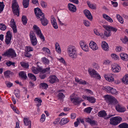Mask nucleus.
<instances>
[{"label":"nucleus","mask_w":128,"mask_h":128,"mask_svg":"<svg viewBox=\"0 0 128 128\" xmlns=\"http://www.w3.org/2000/svg\"><path fill=\"white\" fill-rule=\"evenodd\" d=\"M4 5L3 2H0V13L3 11L4 8Z\"/></svg>","instance_id":"nucleus-51"},{"label":"nucleus","mask_w":128,"mask_h":128,"mask_svg":"<svg viewBox=\"0 0 128 128\" xmlns=\"http://www.w3.org/2000/svg\"><path fill=\"white\" fill-rule=\"evenodd\" d=\"M105 100L108 104H117L118 102L116 100L114 97L107 94L104 96Z\"/></svg>","instance_id":"nucleus-2"},{"label":"nucleus","mask_w":128,"mask_h":128,"mask_svg":"<svg viewBox=\"0 0 128 128\" xmlns=\"http://www.w3.org/2000/svg\"><path fill=\"white\" fill-rule=\"evenodd\" d=\"M121 58L123 60L126 61L128 60V55L124 53H122L120 54Z\"/></svg>","instance_id":"nucleus-28"},{"label":"nucleus","mask_w":128,"mask_h":128,"mask_svg":"<svg viewBox=\"0 0 128 128\" xmlns=\"http://www.w3.org/2000/svg\"><path fill=\"white\" fill-rule=\"evenodd\" d=\"M68 51L69 56L72 58H75L77 53L76 48L73 46H69L68 49Z\"/></svg>","instance_id":"nucleus-1"},{"label":"nucleus","mask_w":128,"mask_h":128,"mask_svg":"<svg viewBox=\"0 0 128 128\" xmlns=\"http://www.w3.org/2000/svg\"><path fill=\"white\" fill-rule=\"evenodd\" d=\"M14 93L16 96L18 98L20 97V90H14Z\"/></svg>","instance_id":"nucleus-46"},{"label":"nucleus","mask_w":128,"mask_h":128,"mask_svg":"<svg viewBox=\"0 0 128 128\" xmlns=\"http://www.w3.org/2000/svg\"><path fill=\"white\" fill-rule=\"evenodd\" d=\"M84 13L86 16L89 20H92V16L90 11L87 10L84 11Z\"/></svg>","instance_id":"nucleus-20"},{"label":"nucleus","mask_w":128,"mask_h":128,"mask_svg":"<svg viewBox=\"0 0 128 128\" xmlns=\"http://www.w3.org/2000/svg\"><path fill=\"white\" fill-rule=\"evenodd\" d=\"M92 108L90 107H88L87 108H85L84 110V111L86 112L87 113H90V112Z\"/></svg>","instance_id":"nucleus-59"},{"label":"nucleus","mask_w":128,"mask_h":128,"mask_svg":"<svg viewBox=\"0 0 128 128\" xmlns=\"http://www.w3.org/2000/svg\"><path fill=\"white\" fill-rule=\"evenodd\" d=\"M119 128H128V124L124 122L120 124L118 126Z\"/></svg>","instance_id":"nucleus-36"},{"label":"nucleus","mask_w":128,"mask_h":128,"mask_svg":"<svg viewBox=\"0 0 128 128\" xmlns=\"http://www.w3.org/2000/svg\"><path fill=\"white\" fill-rule=\"evenodd\" d=\"M19 75L24 80L26 79L27 78L26 74L24 71L20 72L19 73Z\"/></svg>","instance_id":"nucleus-34"},{"label":"nucleus","mask_w":128,"mask_h":128,"mask_svg":"<svg viewBox=\"0 0 128 128\" xmlns=\"http://www.w3.org/2000/svg\"><path fill=\"white\" fill-rule=\"evenodd\" d=\"M85 52H88V47L86 44L81 48Z\"/></svg>","instance_id":"nucleus-58"},{"label":"nucleus","mask_w":128,"mask_h":128,"mask_svg":"<svg viewBox=\"0 0 128 128\" xmlns=\"http://www.w3.org/2000/svg\"><path fill=\"white\" fill-rule=\"evenodd\" d=\"M12 37V33L10 31L6 33L5 42L7 44H8L10 42Z\"/></svg>","instance_id":"nucleus-11"},{"label":"nucleus","mask_w":128,"mask_h":128,"mask_svg":"<svg viewBox=\"0 0 128 128\" xmlns=\"http://www.w3.org/2000/svg\"><path fill=\"white\" fill-rule=\"evenodd\" d=\"M58 97L60 100H62L65 97V96L63 93H60L58 94Z\"/></svg>","instance_id":"nucleus-54"},{"label":"nucleus","mask_w":128,"mask_h":128,"mask_svg":"<svg viewBox=\"0 0 128 128\" xmlns=\"http://www.w3.org/2000/svg\"><path fill=\"white\" fill-rule=\"evenodd\" d=\"M18 7L19 6L16 2L14 1V2L12 3V8L14 14L15 15H17L18 16L19 14Z\"/></svg>","instance_id":"nucleus-7"},{"label":"nucleus","mask_w":128,"mask_h":128,"mask_svg":"<svg viewBox=\"0 0 128 128\" xmlns=\"http://www.w3.org/2000/svg\"><path fill=\"white\" fill-rule=\"evenodd\" d=\"M29 0H23V4L25 8H27L29 4Z\"/></svg>","instance_id":"nucleus-40"},{"label":"nucleus","mask_w":128,"mask_h":128,"mask_svg":"<svg viewBox=\"0 0 128 128\" xmlns=\"http://www.w3.org/2000/svg\"><path fill=\"white\" fill-rule=\"evenodd\" d=\"M28 76L30 79L33 81H35L36 80V78L35 75L31 73H29L28 74Z\"/></svg>","instance_id":"nucleus-33"},{"label":"nucleus","mask_w":128,"mask_h":128,"mask_svg":"<svg viewBox=\"0 0 128 128\" xmlns=\"http://www.w3.org/2000/svg\"><path fill=\"white\" fill-rule=\"evenodd\" d=\"M70 100L75 105L79 104L81 102L83 101L80 98L76 97L75 98H71Z\"/></svg>","instance_id":"nucleus-13"},{"label":"nucleus","mask_w":128,"mask_h":128,"mask_svg":"<svg viewBox=\"0 0 128 128\" xmlns=\"http://www.w3.org/2000/svg\"><path fill=\"white\" fill-rule=\"evenodd\" d=\"M50 68L48 67L42 70V72L39 75L40 78L41 79H44L46 77V74L44 73L46 72L48 73Z\"/></svg>","instance_id":"nucleus-9"},{"label":"nucleus","mask_w":128,"mask_h":128,"mask_svg":"<svg viewBox=\"0 0 128 128\" xmlns=\"http://www.w3.org/2000/svg\"><path fill=\"white\" fill-rule=\"evenodd\" d=\"M31 70L33 73L35 74H38L41 71L42 68L40 67L37 68L34 66H32Z\"/></svg>","instance_id":"nucleus-18"},{"label":"nucleus","mask_w":128,"mask_h":128,"mask_svg":"<svg viewBox=\"0 0 128 128\" xmlns=\"http://www.w3.org/2000/svg\"><path fill=\"white\" fill-rule=\"evenodd\" d=\"M6 64L8 66H10L11 65H12L14 66H15V63L14 62H12L9 60L8 61L6 62Z\"/></svg>","instance_id":"nucleus-50"},{"label":"nucleus","mask_w":128,"mask_h":128,"mask_svg":"<svg viewBox=\"0 0 128 128\" xmlns=\"http://www.w3.org/2000/svg\"><path fill=\"white\" fill-rule=\"evenodd\" d=\"M94 67L96 69H98L99 68V65L96 63H94L93 64Z\"/></svg>","instance_id":"nucleus-63"},{"label":"nucleus","mask_w":128,"mask_h":128,"mask_svg":"<svg viewBox=\"0 0 128 128\" xmlns=\"http://www.w3.org/2000/svg\"><path fill=\"white\" fill-rule=\"evenodd\" d=\"M42 61L44 64H48L49 63V61L45 57L42 58Z\"/></svg>","instance_id":"nucleus-43"},{"label":"nucleus","mask_w":128,"mask_h":128,"mask_svg":"<svg viewBox=\"0 0 128 128\" xmlns=\"http://www.w3.org/2000/svg\"><path fill=\"white\" fill-rule=\"evenodd\" d=\"M82 98L88 100L89 102L91 103H95L96 101V99L93 96H87L85 95H83L82 96Z\"/></svg>","instance_id":"nucleus-12"},{"label":"nucleus","mask_w":128,"mask_h":128,"mask_svg":"<svg viewBox=\"0 0 128 128\" xmlns=\"http://www.w3.org/2000/svg\"><path fill=\"white\" fill-rule=\"evenodd\" d=\"M34 12L38 18H39L41 17L40 16L43 17L44 16V14L42 12L41 10L38 8L34 9Z\"/></svg>","instance_id":"nucleus-10"},{"label":"nucleus","mask_w":128,"mask_h":128,"mask_svg":"<svg viewBox=\"0 0 128 128\" xmlns=\"http://www.w3.org/2000/svg\"><path fill=\"white\" fill-rule=\"evenodd\" d=\"M12 72L10 70H7L5 71L4 74V75L6 77H8L10 74H12Z\"/></svg>","instance_id":"nucleus-47"},{"label":"nucleus","mask_w":128,"mask_h":128,"mask_svg":"<svg viewBox=\"0 0 128 128\" xmlns=\"http://www.w3.org/2000/svg\"><path fill=\"white\" fill-rule=\"evenodd\" d=\"M23 120L25 126H28V128H31V122L28 118L24 117Z\"/></svg>","instance_id":"nucleus-21"},{"label":"nucleus","mask_w":128,"mask_h":128,"mask_svg":"<svg viewBox=\"0 0 128 128\" xmlns=\"http://www.w3.org/2000/svg\"><path fill=\"white\" fill-rule=\"evenodd\" d=\"M22 24L24 25H26L27 23V20L26 17L25 16H23L22 18Z\"/></svg>","instance_id":"nucleus-45"},{"label":"nucleus","mask_w":128,"mask_h":128,"mask_svg":"<svg viewBox=\"0 0 128 128\" xmlns=\"http://www.w3.org/2000/svg\"><path fill=\"white\" fill-rule=\"evenodd\" d=\"M68 7L69 10L71 11L74 12L76 10V6L73 4L69 3L68 5Z\"/></svg>","instance_id":"nucleus-22"},{"label":"nucleus","mask_w":128,"mask_h":128,"mask_svg":"<svg viewBox=\"0 0 128 128\" xmlns=\"http://www.w3.org/2000/svg\"><path fill=\"white\" fill-rule=\"evenodd\" d=\"M111 56L114 59L117 60L118 59V56L114 54H111Z\"/></svg>","instance_id":"nucleus-61"},{"label":"nucleus","mask_w":128,"mask_h":128,"mask_svg":"<svg viewBox=\"0 0 128 128\" xmlns=\"http://www.w3.org/2000/svg\"><path fill=\"white\" fill-rule=\"evenodd\" d=\"M116 109L118 112H123L126 111V108L122 107L119 104H118L116 106Z\"/></svg>","instance_id":"nucleus-25"},{"label":"nucleus","mask_w":128,"mask_h":128,"mask_svg":"<svg viewBox=\"0 0 128 128\" xmlns=\"http://www.w3.org/2000/svg\"><path fill=\"white\" fill-rule=\"evenodd\" d=\"M120 40L124 44H126V43L127 42H128V38L126 36L124 38H121Z\"/></svg>","instance_id":"nucleus-56"},{"label":"nucleus","mask_w":128,"mask_h":128,"mask_svg":"<svg viewBox=\"0 0 128 128\" xmlns=\"http://www.w3.org/2000/svg\"><path fill=\"white\" fill-rule=\"evenodd\" d=\"M33 28L34 32L36 34H37L41 39L43 40V41H44L45 40L44 37L42 33L41 30L36 25H34L33 26Z\"/></svg>","instance_id":"nucleus-5"},{"label":"nucleus","mask_w":128,"mask_h":128,"mask_svg":"<svg viewBox=\"0 0 128 128\" xmlns=\"http://www.w3.org/2000/svg\"><path fill=\"white\" fill-rule=\"evenodd\" d=\"M90 47L93 50L95 51L98 49V47L96 44L92 41H91L89 44Z\"/></svg>","instance_id":"nucleus-19"},{"label":"nucleus","mask_w":128,"mask_h":128,"mask_svg":"<svg viewBox=\"0 0 128 128\" xmlns=\"http://www.w3.org/2000/svg\"><path fill=\"white\" fill-rule=\"evenodd\" d=\"M75 80L76 82L80 84L85 85L86 84V81L82 80H79L78 78H75Z\"/></svg>","instance_id":"nucleus-30"},{"label":"nucleus","mask_w":128,"mask_h":128,"mask_svg":"<svg viewBox=\"0 0 128 128\" xmlns=\"http://www.w3.org/2000/svg\"><path fill=\"white\" fill-rule=\"evenodd\" d=\"M29 36L30 40L37 39L34 33L32 31L30 32Z\"/></svg>","instance_id":"nucleus-35"},{"label":"nucleus","mask_w":128,"mask_h":128,"mask_svg":"<svg viewBox=\"0 0 128 128\" xmlns=\"http://www.w3.org/2000/svg\"><path fill=\"white\" fill-rule=\"evenodd\" d=\"M103 17L107 21L110 22L112 23L113 22V20L112 18L108 15L106 14H104L103 15Z\"/></svg>","instance_id":"nucleus-31"},{"label":"nucleus","mask_w":128,"mask_h":128,"mask_svg":"<svg viewBox=\"0 0 128 128\" xmlns=\"http://www.w3.org/2000/svg\"><path fill=\"white\" fill-rule=\"evenodd\" d=\"M10 26L12 28L14 33H16L17 32V30L16 29V23L14 21V19H11L10 22Z\"/></svg>","instance_id":"nucleus-16"},{"label":"nucleus","mask_w":128,"mask_h":128,"mask_svg":"<svg viewBox=\"0 0 128 128\" xmlns=\"http://www.w3.org/2000/svg\"><path fill=\"white\" fill-rule=\"evenodd\" d=\"M50 78L49 82H50L52 84H53L58 81V79L57 77L54 75L50 76Z\"/></svg>","instance_id":"nucleus-24"},{"label":"nucleus","mask_w":128,"mask_h":128,"mask_svg":"<svg viewBox=\"0 0 128 128\" xmlns=\"http://www.w3.org/2000/svg\"><path fill=\"white\" fill-rule=\"evenodd\" d=\"M112 69L114 72H118L120 70V68L118 65L114 64L112 66Z\"/></svg>","instance_id":"nucleus-15"},{"label":"nucleus","mask_w":128,"mask_h":128,"mask_svg":"<svg viewBox=\"0 0 128 128\" xmlns=\"http://www.w3.org/2000/svg\"><path fill=\"white\" fill-rule=\"evenodd\" d=\"M122 82L126 84H128V74L125 75L122 79Z\"/></svg>","instance_id":"nucleus-38"},{"label":"nucleus","mask_w":128,"mask_h":128,"mask_svg":"<svg viewBox=\"0 0 128 128\" xmlns=\"http://www.w3.org/2000/svg\"><path fill=\"white\" fill-rule=\"evenodd\" d=\"M20 64L21 66L25 68H28L29 66L28 64V63L24 62H20Z\"/></svg>","instance_id":"nucleus-37"},{"label":"nucleus","mask_w":128,"mask_h":128,"mask_svg":"<svg viewBox=\"0 0 128 128\" xmlns=\"http://www.w3.org/2000/svg\"><path fill=\"white\" fill-rule=\"evenodd\" d=\"M122 120V118L119 116L112 117L110 118V123L112 125L116 126L120 123Z\"/></svg>","instance_id":"nucleus-3"},{"label":"nucleus","mask_w":128,"mask_h":128,"mask_svg":"<svg viewBox=\"0 0 128 128\" xmlns=\"http://www.w3.org/2000/svg\"><path fill=\"white\" fill-rule=\"evenodd\" d=\"M106 30L104 31V35L106 37H108L111 36V32L109 30Z\"/></svg>","instance_id":"nucleus-48"},{"label":"nucleus","mask_w":128,"mask_h":128,"mask_svg":"<svg viewBox=\"0 0 128 128\" xmlns=\"http://www.w3.org/2000/svg\"><path fill=\"white\" fill-rule=\"evenodd\" d=\"M41 17L39 18L40 20L41 23L42 25L44 26H46L48 24V20L44 17V14L43 17L40 16Z\"/></svg>","instance_id":"nucleus-17"},{"label":"nucleus","mask_w":128,"mask_h":128,"mask_svg":"<svg viewBox=\"0 0 128 128\" xmlns=\"http://www.w3.org/2000/svg\"><path fill=\"white\" fill-rule=\"evenodd\" d=\"M6 84L7 87L8 88L11 87L12 85V83L8 81H6Z\"/></svg>","instance_id":"nucleus-64"},{"label":"nucleus","mask_w":128,"mask_h":128,"mask_svg":"<svg viewBox=\"0 0 128 128\" xmlns=\"http://www.w3.org/2000/svg\"><path fill=\"white\" fill-rule=\"evenodd\" d=\"M112 88L110 86H106L105 87H103L102 89L105 90L107 92L110 93Z\"/></svg>","instance_id":"nucleus-42"},{"label":"nucleus","mask_w":128,"mask_h":128,"mask_svg":"<svg viewBox=\"0 0 128 128\" xmlns=\"http://www.w3.org/2000/svg\"><path fill=\"white\" fill-rule=\"evenodd\" d=\"M104 77L106 80L109 82H112L114 81V79L112 76H108L105 74L104 75Z\"/></svg>","instance_id":"nucleus-29"},{"label":"nucleus","mask_w":128,"mask_h":128,"mask_svg":"<svg viewBox=\"0 0 128 128\" xmlns=\"http://www.w3.org/2000/svg\"><path fill=\"white\" fill-rule=\"evenodd\" d=\"M40 4L44 8H46L47 6L46 3L43 1H41Z\"/></svg>","instance_id":"nucleus-60"},{"label":"nucleus","mask_w":128,"mask_h":128,"mask_svg":"<svg viewBox=\"0 0 128 128\" xmlns=\"http://www.w3.org/2000/svg\"><path fill=\"white\" fill-rule=\"evenodd\" d=\"M2 55V56H8L12 58H14L16 56L15 52L12 48H10L7 50Z\"/></svg>","instance_id":"nucleus-4"},{"label":"nucleus","mask_w":128,"mask_h":128,"mask_svg":"<svg viewBox=\"0 0 128 128\" xmlns=\"http://www.w3.org/2000/svg\"><path fill=\"white\" fill-rule=\"evenodd\" d=\"M98 116L100 117H103L105 120H108L110 117L112 116L113 115L110 114L107 116V114L106 112L104 110L100 111L98 113Z\"/></svg>","instance_id":"nucleus-6"},{"label":"nucleus","mask_w":128,"mask_h":128,"mask_svg":"<svg viewBox=\"0 0 128 128\" xmlns=\"http://www.w3.org/2000/svg\"><path fill=\"white\" fill-rule=\"evenodd\" d=\"M69 120L68 118H63L62 119L60 122V124L61 125H63L68 123Z\"/></svg>","instance_id":"nucleus-32"},{"label":"nucleus","mask_w":128,"mask_h":128,"mask_svg":"<svg viewBox=\"0 0 128 128\" xmlns=\"http://www.w3.org/2000/svg\"><path fill=\"white\" fill-rule=\"evenodd\" d=\"M6 25L2 24H0V29L3 30H5L6 28Z\"/></svg>","instance_id":"nucleus-52"},{"label":"nucleus","mask_w":128,"mask_h":128,"mask_svg":"<svg viewBox=\"0 0 128 128\" xmlns=\"http://www.w3.org/2000/svg\"><path fill=\"white\" fill-rule=\"evenodd\" d=\"M87 3L90 8L93 9H96V6L95 5L91 4L89 1H87Z\"/></svg>","instance_id":"nucleus-39"},{"label":"nucleus","mask_w":128,"mask_h":128,"mask_svg":"<svg viewBox=\"0 0 128 128\" xmlns=\"http://www.w3.org/2000/svg\"><path fill=\"white\" fill-rule=\"evenodd\" d=\"M116 18L121 23L123 24L124 20L122 18L119 14H117Z\"/></svg>","instance_id":"nucleus-49"},{"label":"nucleus","mask_w":128,"mask_h":128,"mask_svg":"<svg viewBox=\"0 0 128 128\" xmlns=\"http://www.w3.org/2000/svg\"><path fill=\"white\" fill-rule=\"evenodd\" d=\"M30 41L32 44L33 46H35L37 44V39L30 40Z\"/></svg>","instance_id":"nucleus-53"},{"label":"nucleus","mask_w":128,"mask_h":128,"mask_svg":"<svg viewBox=\"0 0 128 128\" xmlns=\"http://www.w3.org/2000/svg\"><path fill=\"white\" fill-rule=\"evenodd\" d=\"M55 48L56 52L60 54L61 53V50L59 46V44L58 43H56L55 44Z\"/></svg>","instance_id":"nucleus-41"},{"label":"nucleus","mask_w":128,"mask_h":128,"mask_svg":"<svg viewBox=\"0 0 128 128\" xmlns=\"http://www.w3.org/2000/svg\"><path fill=\"white\" fill-rule=\"evenodd\" d=\"M51 23L54 28L55 29L58 28V26L56 22V20L55 18L53 17L51 19Z\"/></svg>","instance_id":"nucleus-23"},{"label":"nucleus","mask_w":128,"mask_h":128,"mask_svg":"<svg viewBox=\"0 0 128 128\" xmlns=\"http://www.w3.org/2000/svg\"><path fill=\"white\" fill-rule=\"evenodd\" d=\"M110 93L112 94H118V92L116 90L112 88Z\"/></svg>","instance_id":"nucleus-55"},{"label":"nucleus","mask_w":128,"mask_h":128,"mask_svg":"<svg viewBox=\"0 0 128 128\" xmlns=\"http://www.w3.org/2000/svg\"><path fill=\"white\" fill-rule=\"evenodd\" d=\"M104 27L106 30H109L110 32L112 31L116 32L117 30V29L116 28L110 26H104Z\"/></svg>","instance_id":"nucleus-26"},{"label":"nucleus","mask_w":128,"mask_h":128,"mask_svg":"<svg viewBox=\"0 0 128 128\" xmlns=\"http://www.w3.org/2000/svg\"><path fill=\"white\" fill-rule=\"evenodd\" d=\"M83 22L84 24L86 26L88 27L90 26V22L88 20H84Z\"/></svg>","instance_id":"nucleus-57"},{"label":"nucleus","mask_w":128,"mask_h":128,"mask_svg":"<svg viewBox=\"0 0 128 128\" xmlns=\"http://www.w3.org/2000/svg\"><path fill=\"white\" fill-rule=\"evenodd\" d=\"M101 46L103 49L105 50H108V44L104 41L102 42Z\"/></svg>","instance_id":"nucleus-27"},{"label":"nucleus","mask_w":128,"mask_h":128,"mask_svg":"<svg viewBox=\"0 0 128 128\" xmlns=\"http://www.w3.org/2000/svg\"><path fill=\"white\" fill-rule=\"evenodd\" d=\"M85 120L86 122L90 123L92 126L97 125V121L91 119L90 118H86Z\"/></svg>","instance_id":"nucleus-14"},{"label":"nucleus","mask_w":128,"mask_h":128,"mask_svg":"<svg viewBox=\"0 0 128 128\" xmlns=\"http://www.w3.org/2000/svg\"><path fill=\"white\" fill-rule=\"evenodd\" d=\"M88 71L89 74L92 77L96 78L99 80L100 79L101 77L94 70L89 69Z\"/></svg>","instance_id":"nucleus-8"},{"label":"nucleus","mask_w":128,"mask_h":128,"mask_svg":"<svg viewBox=\"0 0 128 128\" xmlns=\"http://www.w3.org/2000/svg\"><path fill=\"white\" fill-rule=\"evenodd\" d=\"M45 119V116L44 114H42L41 116V118L40 119V121L42 122H43L44 121Z\"/></svg>","instance_id":"nucleus-62"},{"label":"nucleus","mask_w":128,"mask_h":128,"mask_svg":"<svg viewBox=\"0 0 128 128\" xmlns=\"http://www.w3.org/2000/svg\"><path fill=\"white\" fill-rule=\"evenodd\" d=\"M40 86H41L43 89H46L48 87V84L45 83H41L40 84Z\"/></svg>","instance_id":"nucleus-44"}]
</instances>
